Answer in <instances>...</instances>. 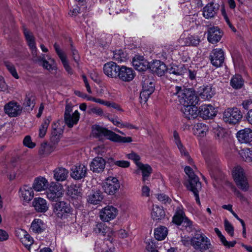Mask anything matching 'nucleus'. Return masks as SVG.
<instances>
[{
	"mask_svg": "<svg viewBox=\"0 0 252 252\" xmlns=\"http://www.w3.org/2000/svg\"><path fill=\"white\" fill-rule=\"evenodd\" d=\"M173 94L177 98L176 99L183 106L192 104H197L198 98L194 91L184 88L176 86L175 88Z\"/></svg>",
	"mask_w": 252,
	"mask_h": 252,
	"instance_id": "obj_1",
	"label": "nucleus"
},
{
	"mask_svg": "<svg viewBox=\"0 0 252 252\" xmlns=\"http://www.w3.org/2000/svg\"><path fill=\"white\" fill-rule=\"evenodd\" d=\"M92 134L97 137L106 136L108 139L116 142L129 143L132 141V139L130 137L121 136L111 130L97 125L92 127Z\"/></svg>",
	"mask_w": 252,
	"mask_h": 252,
	"instance_id": "obj_2",
	"label": "nucleus"
},
{
	"mask_svg": "<svg viewBox=\"0 0 252 252\" xmlns=\"http://www.w3.org/2000/svg\"><path fill=\"white\" fill-rule=\"evenodd\" d=\"M233 178L237 186L243 191H246L249 189L247 178L243 168L237 165L232 170Z\"/></svg>",
	"mask_w": 252,
	"mask_h": 252,
	"instance_id": "obj_3",
	"label": "nucleus"
},
{
	"mask_svg": "<svg viewBox=\"0 0 252 252\" xmlns=\"http://www.w3.org/2000/svg\"><path fill=\"white\" fill-rule=\"evenodd\" d=\"M242 113L237 108H228L226 109L222 116V120L226 124L235 125L242 119Z\"/></svg>",
	"mask_w": 252,
	"mask_h": 252,
	"instance_id": "obj_4",
	"label": "nucleus"
},
{
	"mask_svg": "<svg viewBox=\"0 0 252 252\" xmlns=\"http://www.w3.org/2000/svg\"><path fill=\"white\" fill-rule=\"evenodd\" d=\"M72 107L73 105L71 104H66L64 114L65 123L69 127H72L74 125H76L80 118V113L77 110L71 113Z\"/></svg>",
	"mask_w": 252,
	"mask_h": 252,
	"instance_id": "obj_5",
	"label": "nucleus"
},
{
	"mask_svg": "<svg viewBox=\"0 0 252 252\" xmlns=\"http://www.w3.org/2000/svg\"><path fill=\"white\" fill-rule=\"evenodd\" d=\"M64 194V189L60 184L51 182L46 191L47 198L52 201H57Z\"/></svg>",
	"mask_w": 252,
	"mask_h": 252,
	"instance_id": "obj_6",
	"label": "nucleus"
},
{
	"mask_svg": "<svg viewBox=\"0 0 252 252\" xmlns=\"http://www.w3.org/2000/svg\"><path fill=\"white\" fill-rule=\"evenodd\" d=\"M191 245L196 250L203 251L209 249L211 244L209 240L202 233H196L191 240Z\"/></svg>",
	"mask_w": 252,
	"mask_h": 252,
	"instance_id": "obj_7",
	"label": "nucleus"
},
{
	"mask_svg": "<svg viewBox=\"0 0 252 252\" xmlns=\"http://www.w3.org/2000/svg\"><path fill=\"white\" fill-rule=\"evenodd\" d=\"M154 90L155 87L153 79H145L143 81V89L140 95L141 102H146L149 96L154 92Z\"/></svg>",
	"mask_w": 252,
	"mask_h": 252,
	"instance_id": "obj_8",
	"label": "nucleus"
},
{
	"mask_svg": "<svg viewBox=\"0 0 252 252\" xmlns=\"http://www.w3.org/2000/svg\"><path fill=\"white\" fill-rule=\"evenodd\" d=\"M70 212L69 205L64 201L56 203L54 206V213L59 218L62 220L67 218Z\"/></svg>",
	"mask_w": 252,
	"mask_h": 252,
	"instance_id": "obj_9",
	"label": "nucleus"
},
{
	"mask_svg": "<svg viewBox=\"0 0 252 252\" xmlns=\"http://www.w3.org/2000/svg\"><path fill=\"white\" fill-rule=\"evenodd\" d=\"M118 214V209L112 206H107L99 212V217L103 221L108 222L116 218Z\"/></svg>",
	"mask_w": 252,
	"mask_h": 252,
	"instance_id": "obj_10",
	"label": "nucleus"
},
{
	"mask_svg": "<svg viewBox=\"0 0 252 252\" xmlns=\"http://www.w3.org/2000/svg\"><path fill=\"white\" fill-rule=\"evenodd\" d=\"M102 187L106 193L114 194L119 189L120 184L117 178L109 177L105 180Z\"/></svg>",
	"mask_w": 252,
	"mask_h": 252,
	"instance_id": "obj_11",
	"label": "nucleus"
},
{
	"mask_svg": "<svg viewBox=\"0 0 252 252\" xmlns=\"http://www.w3.org/2000/svg\"><path fill=\"white\" fill-rule=\"evenodd\" d=\"M120 67L121 66L118 65L114 62H108L104 65V73L108 77L117 78L118 77Z\"/></svg>",
	"mask_w": 252,
	"mask_h": 252,
	"instance_id": "obj_12",
	"label": "nucleus"
},
{
	"mask_svg": "<svg viewBox=\"0 0 252 252\" xmlns=\"http://www.w3.org/2000/svg\"><path fill=\"white\" fill-rule=\"evenodd\" d=\"M210 58L211 63L214 66H220L224 62V53L220 49H215L211 53Z\"/></svg>",
	"mask_w": 252,
	"mask_h": 252,
	"instance_id": "obj_13",
	"label": "nucleus"
},
{
	"mask_svg": "<svg viewBox=\"0 0 252 252\" xmlns=\"http://www.w3.org/2000/svg\"><path fill=\"white\" fill-rule=\"evenodd\" d=\"M188 189L192 191L195 196L197 203L200 205L198 192L201 189V183L199 181L198 177L189 179V184L187 185Z\"/></svg>",
	"mask_w": 252,
	"mask_h": 252,
	"instance_id": "obj_14",
	"label": "nucleus"
},
{
	"mask_svg": "<svg viewBox=\"0 0 252 252\" xmlns=\"http://www.w3.org/2000/svg\"><path fill=\"white\" fill-rule=\"evenodd\" d=\"M24 33L27 43L31 50V54L34 57H37V47L36 46L35 39L32 33L30 31L24 29Z\"/></svg>",
	"mask_w": 252,
	"mask_h": 252,
	"instance_id": "obj_15",
	"label": "nucleus"
},
{
	"mask_svg": "<svg viewBox=\"0 0 252 252\" xmlns=\"http://www.w3.org/2000/svg\"><path fill=\"white\" fill-rule=\"evenodd\" d=\"M54 47L66 71L68 74H72L73 70L69 65L66 54L60 49L59 45L57 43H55Z\"/></svg>",
	"mask_w": 252,
	"mask_h": 252,
	"instance_id": "obj_16",
	"label": "nucleus"
},
{
	"mask_svg": "<svg viewBox=\"0 0 252 252\" xmlns=\"http://www.w3.org/2000/svg\"><path fill=\"white\" fill-rule=\"evenodd\" d=\"M173 138L174 142L177 145L178 149L179 150L181 155L184 157L188 161L189 164L192 165L193 162L192 159L189 156V153L187 151L186 148L184 146L182 143L179 135L176 131H174L173 132Z\"/></svg>",
	"mask_w": 252,
	"mask_h": 252,
	"instance_id": "obj_17",
	"label": "nucleus"
},
{
	"mask_svg": "<svg viewBox=\"0 0 252 252\" xmlns=\"http://www.w3.org/2000/svg\"><path fill=\"white\" fill-rule=\"evenodd\" d=\"M47 60L46 59L44 55H42L38 57V60L42 63L43 67L49 71L57 69V64L55 60L49 55H46Z\"/></svg>",
	"mask_w": 252,
	"mask_h": 252,
	"instance_id": "obj_18",
	"label": "nucleus"
},
{
	"mask_svg": "<svg viewBox=\"0 0 252 252\" xmlns=\"http://www.w3.org/2000/svg\"><path fill=\"white\" fill-rule=\"evenodd\" d=\"M222 35V32L219 28L211 27L208 31L207 39L209 42L214 44L220 40Z\"/></svg>",
	"mask_w": 252,
	"mask_h": 252,
	"instance_id": "obj_19",
	"label": "nucleus"
},
{
	"mask_svg": "<svg viewBox=\"0 0 252 252\" xmlns=\"http://www.w3.org/2000/svg\"><path fill=\"white\" fill-rule=\"evenodd\" d=\"M132 64L135 69L139 71L146 70L149 68V63L143 57L135 55L132 59Z\"/></svg>",
	"mask_w": 252,
	"mask_h": 252,
	"instance_id": "obj_20",
	"label": "nucleus"
},
{
	"mask_svg": "<svg viewBox=\"0 0 252 252\" xmlns=\"http://www.w3.org/2000/svg\"><path fill=\"white\" fill-rule=\"evenodd\" d=\"M105 160L101 157L94 158L90 163V168L93 172L100 173L105 168Z\"/></svg>",
	"mask_w": 252,
	"mask_h": 252,
	"instance_id": "obj_21",
	"label": "nucleus"
},
{
	"mask_svg": "<svg viewBox=\"0 0 252 252\" xmlns=\"http://www.w3.org/2000/svg\"><path fill=\"white\" fill-rule=\"evenodd\" d=\"M133 70L130 67L122 65L120 67L118 77L121 80L125 82H129L134 77Z\"/></svg>",
	"mask_w": 252,
	"mask_h": 252,
	"instance_id": "obj_22",
	"label": "nucleus"
},
{
	"mask_svg": "<svg viewBox=\"0 0 252 252\" xmlns=\"http://www.w3.org/2000/svg\"><path fill=\"white\" fill-rule=\"evenodd\" d=\"M219 8V5L213 2L208 3L203 10V16L206 19H210L215 17Z\"/></svg>",
	"mask_w": 252,
	"mask_h": 252,
	"instance_id": "obj_23",
	"label": "nucleus"
},
{
	"mask_svg": "<svg viewBox=\"0 0 252 252\" xmlns=\"http://www.w3.org/2000/svg\"><path fill=\"white\" fill-rule=\"evenodd\" d=\"M50 185L48 180L44 177L36 178L32 184V188L36 191H42L48 189Z\"/></svg>",
	"mask_w": 252,
	"mask_h": 252,
	"instance_id": "obj_24",
	"label": "nucleus"
},
{
	"mask_svg": "<svg viewBox=\"0 0 252 252\" xmlns=\"http://www.w3.org/2000/svg\"><path fill=\"white\" fill-rule=\"evenodd\" d=\"M150 69L159 76L163 75L167 71L166 65L160 61H155L150 64Z\"/></svg>",
	"mask_w": 252,
	"mask_h": 252,
	"instance_id": "obj_25",
	"label": "nucleus"
},
{
	"mask_svg": "<svg viewBox=\"0 0 252 252\" xmlns=\"http://www.w3.org/2000/svg\"><path fill=\"white\" fill-rule=\"evenodd\" d=\"M5 113L10 117H16L21 113L22 107L17 102H10L4 107Z\"/></svg>",
	"mask_w": 252,
	"mask_h": 252,
	"instance_id": "obj_26",
	"label": "nucleus"
},
{
	"mask_svg": "<svg viewBox=\"0 0 252 252\" xmlns=\"http://www.w3.org/2000/svg\"><path fill=\"white\" fill-rule=\"evenodd\" d=\"M196 105L192 104L183 106L181 110L185 117L188 119H191L196 118L198 116L199 111Z\"/></svg>",
	"mask_w": 252,
	"mask_h": 252,
	"instance_id": "obj_27",
	"label": "nucleus"
},
{
	"mask_svg": "<svg viewBox=\"0 0 252 252\" xmlns=\"http://www.w3.org/2000/svg\"><path fill=\"white\" fill-rule=\"evenodd\" d=\"M137 170H139L142 173V182L145 184L149 181V177L152 172V167L148 164H144L142 163H137Z\"/></svg>",
	"mask_w": 252,
	"mask_h": 252,
	"instance_id": "obj_28",
	"label": "nucleus"
},
{
	"mask_svg": "<svg viewBox=\"0 0 252 252\" xmlns=\"http://www.w3.org/2000/svg\"><path fill=\"white\" fill-rule=\"evenodd\" d=\"M237 137L241 143H250L252 141V129L250 128H245L238 131L237 133Z\"/></svg>",
	"mask_w": 252,
	"mask_h": 252,
	"instance_id": "obj_29",
	"label": "nucleus"
},
{
	"mask_svg": "<svg viewBox=\"0 0 252 252\" xmlns=\"http://www.w3.org/2000/svg\"><path fill=\"white\" fill-rule=\"evenodd\" d=\"M16 236L21 242L26 247H29L33 243V239L25 230L19 229L17 230Z\"/></svg>",
	"mask_w": 252,
	"mask_h": 252,
	"instance_id": "obj_30",
	"label": "nucleus"
},
{
	"mask_svg": "<svg viewBox=\"0 0 252 252\" xmlns=\"http://www.w3.org/2000/svg\"><path fill=\"white\" fill-rule=\"evenodd\" d=\"M199 114L203 119H209L216 115V111L211 105H203L199 108Z\"/></svg>",
	"mask_w": 252,
	"mask_h": 252,
	"instance_id": "obj_31",
	"label": "nucleus"
},
{
	"mask_svg": "<svg viewBox=\"0 0 252 252\" xmlns=\"http://www.w3.org/2000/svg\"><path fill=\"white\" fill-rule=\"evenodd\" d=\"M87 168L83 164L74 166L71 169L70 175L75 180H79L85 177Z\"/></svg>",
	"mask_w": 252,
	"mask_h": 252,
	"instance_id": "obj_32",
	"label": "nucleus"
},
{
	"mask_svg": "<svg viewBox=\"0 0 252 252\" xmlns=\"http://www.w3.org/2000/svg\"><path fill=\"white\" fill-rule=\"evenodd\" d=\"M32 205L38 212H45L49 208L46 200L41 197L35 198L32 201Z\"/></svg>",
	"mask_w": 252,
	"mask_h": 252,
	"instance_id": "obj_33",
	"label": "nucleus"
},
{
	"mask_svg": "<svg viewBox=\"0 0 252 252\" xmlns=\"http://www.w3.org/2000/svg\"><path fill=\"white\" fill-rule=\"evenodd\" d=\"M32 187L28 186H24L20 189V196L25 201H30L34 196V192Z\"/></svg>",
	"mask_w": 252,
	"mask_h": 252,
	"instance_id": "obj_34",
	"label": "nucleus"
},
{
	"mask_svg": "<svg viewBox=\"0 0 252 252\" xmlns=\"http://www.w3.org/2000/svg\"><path fill=\"white\" fill-rule=\"evenodd\" d=\"M94 231L96 233L103 236H107L109 237H111L113 235V232L111 229L108 227L106 224L102 222L98 223L94 228Z\"/></svg>",
	"mask_w": 252,
	"mask_h": 252,
	"instance_id": "obj_35",
	"label": "nucleus"
},
{
	"mask_svg": "<svg viewBox=\"0 0 252 252\" xmlns=\"http://www.w3.org/2000/svg\"><path fill=\"white\" fill-rule=\"evenodd\" d=\"M63 132V129L60 126L59 122H54L52 125V131L51 140L52 142H58Z\"/></svg>",
	"mask_w": 252,
	"mask_h": 252,
	"instance_id": "obj_36",
	"label": "nucleus"
},
{
	"mask_svg": "<svg viewBox=\"0 0 252 252\" xmlns=\"http://www.w3.org/2000/svg\"><path fill=\"white\" fill-rule=\"evenodd\" d=\"M197 93L203 99H209L213 96L214 91L210 86H203L198 89Z\"/></svg>",
	"mask_w": 252,
	"mask_h": 252,
	"instance_id": "obj_37",
	"label": "nucleus"
},
{
	"mask_svg": "<svg viewBox=\"0 0 252 252\" xmlns=\"http://www.w3.org/2000/svg\"><path fill=\"white\" fill-rule=\"evenodd\" d=\"M54 178L57 181H63L66 179L68 177V171L62 167H59L55 169L54 171Z\"/></svg>",
	"mask_w": 252,
	"mask_h": 252,
	"instance_id": "obj_38",
	"label": "nucleus"
},
{
	"mask_svg": "<svg viewBox=\"0 0 252 252\" xmlns=\"http://www.w3.org/2000/svg\"><path fill=\"white\" fill-rule=\"evenodd\" d=\"M151 215L154 220H161L165 216V213L162 207L157 205H153Z\"/></svg>",
	"mask_w": 252,
	"mask_h": 252,
	"instance_id": "obj_39",
	"label": "nucleus"
},
{
	"mask_svg": "<svg viewBox=\"0 0 252 252\" xmlns=\"http://www.w3.org/2000/svg\"><path fill=\"white\" fill-rule=\"evenodd\" d=\"M208 131V127L202 123H198L194 125L193 132L194 135L198 137H204Z\"/></svg>",
	"mask_w": 252,
	"mask_h": 252,
	"instance_id": "obj_40",
	"label": "nucleus"
},
{
	"mask_svg": "<svg viewBox=\"0 0 252 252\" xmlns=\"http://www.w3.org/2000/svg\"><path fill=\"white\" fill-rule=\"evenodd\" d=\"M31 228L34 232L40 233L45 229V225L42 220L36 219L32 221Z\"/></svg>",
	"mask_w": 252,
	"mask_h": 252,
	"instance_id": "obj_41",
	"label": "nucleus"
},
{
	"mask_svg": "<svg viewBox=\"0 0 252 252\" xmlns=\"http://www.w3.org/2000/svg\"><path fill=\"white\" fill-rule=\"evenodd\" d=\"M167 229L165 227L162 226L158 227L154 231L155 237L158 241L162 240L167 236Z\"/></svg>",
	"mask_w": 252,
	"mask_h": 252,
	"instance_id": "obj_42",
	"label": "nucleus"
},
{
	"mask_svg": "<svg viewBox=\"0 0 252 252\" xmlns=\"http://www.w3.org/2000/svg\"><path fill=\"white\" fill-rule=\"evenodd\" d=\"M81 189L75 185H71L67 189V194L72 198H78L81 195Z\"/></svg>",
	"mask_w": 252,
	"mask_h": 252,
	"instance_id": "obj_43",
	"label": "nucleus"
},
{
	"mask_svg": "<svg viewBox=\"0 0 252 252\" xmlns=\"http://www.w3.org/2000/svg\"><path fill=\"white\" fill-rule=\"evenodd\" d=\"M103 198V194L99 190L94 192L88 198V201L91 203L96 204L101 201Z\"/></svg>",
	"mask_w": 252,
	"mask_h": 252,
	"instance_id": "obj_44",
	"label": "nucleus"
},
{
	"mask_svg": "<svg viewBox=\"0 0 252 252\" xmlns=\"http://www.w3.org/2000/svg\"><path fill=\"white\" fill-rule=\"evenodd\" d=\"M244 84V80L239 75L233 76L230 81L231 86L235 89L241 88Z\"/></svg>",
	"mask_w": 252,
	"mask_h": 252,
	"instance_id": "obj_45",
	"label": "nucleus"
},
{
	"mask_svg": "<svg viewBox=\"0 0 252 252\" xmlns=\"http://www.w3.org/2000/svg\"><path fill=\"white\" fill-rule=\"evenodd\" d=\"M113 58L118 62H125L127 58V53L123 50H116L114 52Z\"/></svg>",
	"mask_w": 252,
	"mask_h": 252,
	"instance_id": "obj_46",
	"label": "nucleus"
},
{
	"mask_svg": "<svg viewBox=\"0 0 252 252\" xmlns=\"http://www.w3.org/2000/svg\"><path fill=\"white\" fill-rule=\"evenodd\" d=\"M55 149L54 146L47 144L43 143L41 145L39 152L41 155H49Z\"/></svg>",
	"mask_w": 252,
	"mask_h": 252,
	"instance_id": "obj_47",
	"label": "nucleus"
},
{
	"mask_svg": "<svg viewBox=\"0 0 252 252\" xmlns=\"http://www.w3.org/2000/svg\"><path fill=\"white\" fill-rule=\"evenodd\" d=\"M215 231L220 238L221 243L223 245L227 248L233 247L236 244L235 241L228 242L225 238L222 235L220 231L218 228H215Z\"/></svg>",
	"mask_w": 252,
	"mask_h": 252,
	"instance_id": "obj_48",
	"label": "nucleus"
},
{
	"mask_svg": "<svg viewBox=\"0 0 252 252\" xmlns=\"http://www.w3.org/2000/svg\"><path fill=\"white\" fill-rule=\"evenodd\" d=\"M50 123V119L49 118H47L43 121L39 128L38 135L39 137L43 138L45 136Z\"/></svg>",
	"mask_w": 252,
	"mask_h": 252,
	"instance_id": "obj_49",
	"label": "nucleus"
},
{
	"mask_svg": "<svg viewBox=\"0 0 252 252\" xmlns=\"http://www.w3.org/2000/svg\"><path fill=\"white\" fill-rule=\"evenodd\" d=\"M184 213L183 210L181 209H179L174 216L173 218V221L178 224L179 225L181 223L183 220L184 219Z\"/></svg>",
	"mask_w": 252,
	"mask_h": 252,
	"instance_id": "obj_50",
	"label": "nucleus"
},
{
	"mask_svg": "<svg viewBox=\"0 0 252 252\" xmlns=\"http://www.w3.org/2000/svg\"><path fill=\"white\" fill-rule=\"evenodd\" d=\"M88 113L89 114H94L99 116H103L104 115V112L101 108L93 105L89 106Z\"/></svg>",
	"mask_w": 252,
	"mask_h": 252,
	"instance_id": "obj_51",
	"label": "nucleus"
},
{
	"mask_svg": "<svg viewBox=\"0 0 252 252\" xmlns=\"http://www.w3.org/2000/svg\"><path fill=\"white\" fill-rule=\"evenodd\" d=\"M250 154V148H244L239 151V154L243 159L247 162H251L252 159L249 154Z\"/></svg>",
	"mask_w": 252,
	"mask_h": 252,
	"instance_id": "obj_52",
	"label": "nucleus"
},
{
	"mask_svg": "<svg viewBox=\"0 0 252 252\" xmlns=\"http://www.w3.org/2000/svg\"><path fill=\"white\" fill-rule=\"evenodd\" d=\"M199 42V40L197 37H195L192 35L186 38L184 44H182V45H193L196 46L198 44Z\"/></svg>",
	"mask_w": 252,
	"mask_h": 252,
	"instance_id": "obj_53",
	"label": "nucleus"
},
{
	"mask_svg": "<svg viewBox=\"0 0 252 252\" xmlns=\"http://www.w3.org/2000/svg\"><path fill=\"white\" fill-rule=\"evenodd\" d=\"M5 66L11 75L16 79L19 78V76L16 72V69L14 65L10 62H5L4 63Z\"/></svg>",
	"mask_w": 252,
	"mask_h": 252,
	"instance_id": "obj_54",
	"label": "nucleus"
},
{
	"mask_svg": "<svg viewBox=\"0 0 252 252\" xmlns=\"http://www.w3.org/2000/svg\"><path fill=\"white\" fill-rule=\"evenodd\" d=\"M23 143L24 146L29 148L32 149L35 146V143L32 141L31 137L29 135H27L24 138Z\"/></svg>",
	"mask_w": 252,
	"mask_h": 252,
	"instance_id": "obj_55",
	"label": "nucleus"
},
{
	"mask_svg": "<svg viewBox=\"0 0 252 252\" xmlns=\"http://www.w3.org/2000/svg\"><path fill=\"white\" fill-rule=\"evenodd\" d=\"M225 229L227 232L231 236H233L234 234V227L232 225L226 220H224Z\"/></svg>",
	"mask_w": 252,
	"mask_h": 252,
	"instance_id": "obj_56",
	"label": "nucleus"
},
{
	"mask_svg": "<svg viewBox=\"0 0 252 252\" xmlns=\"http://www.w3.org/2000/svg\"><path fill=\"white\" fill-rule=\"evenodd\" d=\"M34 98L32 94H28L26 95L25 100V104L27 106H33V101Z\"/></svg>",
	"mask_w": 252,
	"mask_h": 252,
	"instance_id": "obj_57",
	"label": "nucleus"
},
{
	"mask_svg": "<svg viewBox=\"0 0 252 252\" xmlns=\"http://www.w3.org/2000/svg\"><path fill=\"white\" fill-rule=\"evenodd\" d=\"M150 189L147 185V182L143 185L141 188V195L142 196L149 197L150 195Z\"/></svg>",
	"mask_w": 252,
	"mask_h": 252,
	"instance_id": "obj_58",
	"label": "nucleus"
},
{
	"mask_svg": "<svg viewBox=\"0 0 252 252\" xmlns=\"http://www.w3.org/2000/svg\"><path fill=\"white\" fill-rule=\"evenodd\" d=\"M126 157L128 159L133 160L136 166L137 163H141V162L139 161L140 159L139 156L135 153L132 152L130 154H127Z\"/></svg>",
	"mask_w": 252,
	"mask_h": 252,
	"instance_id": "obj_59",
	"label": "nucleus"
},
{
	"mask_svg": "<svg viewBox=\"0 0 252 252\" xmlns=\"http://www.w3.org/2000/svg\"><path fill=\"white\" fill-rule=\"evenodd\" d=\"M185 172L186 174L188 176L189 179L197 177L194 173L193 169L190 166H186L185 168Z\"/></svg>",
	"mask_w": 252,
	"mask_h": 252,
	"instance_id": "obj_60",
	"label": "nucleus"
},
{
	"mask_svg": "<svg viewBox=\"0 0 252 252\" xmlns=\"http://www.w3.org/2000/svg\"><path fill=\"white\" fill-rule=\"evenodd\" d=\"M157 198L159 201L165 204L170 203L171 201V199L169 198V197L164 194H158Z\"/></svg>",
	"mask_w": 252,
	"mask_h": 252,
	"instance_id": "obj_61",
	"label": "nucleus"
},
{
	"mask_svg": "<svg viewBox=\"0 0 252 252\" xmlns=\"http://www.w3.org/2000/svg\"><path fill=\"white\" fill-rule=\"evenodd\" d=\"M214 133L218 138L223 137L224 134V130L220 127L214 128Z\"/></svg>",
	"mask_w": 252,
	"mask_h": 252,
	"instance_id": "obj_62",
	"label": "nucleus"
},
{
	"mask_svg": "<svg viewBox=\"0 0 252 252\" xmlns=\"http://www.w3.org/2000/svg\"><path fill=\"white\" fill-rule=\"evenodd\" d=\"M114 164L120 167L127 168L130 165V163L126 160H117L115 161Z\"/></svg>",
	"mask_w": 252,
	"mask_h": 252,
	"instance_id": "obj_63",
	"label": "nucleus"
},
{
	"mask_svg": "<svg viewBox=\"0 0 252 252\" xmlns=\"http://www.w3.org/2000/svg\"><path fill=\"white\" fill-rule=\"evenodd\" d=\"M167 70H168L170 74H174L176 75H182L183 73H185L182 72L181 71H179L178 67L176 65L172 66L170 68L168 69H167Z\"/></svg>",
	"mask_w": 252,
	"mask_h": 252,
	"instance_id": "obj_64",
	"label": "nucleus"
}]
</instances>
